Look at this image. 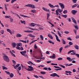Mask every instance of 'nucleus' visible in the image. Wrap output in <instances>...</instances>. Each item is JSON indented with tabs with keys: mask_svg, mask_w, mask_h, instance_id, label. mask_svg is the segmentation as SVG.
<instances>
[{
	"mask_svg": "<svg viewBox=\"0 0 79 79\" xmlns=\"http://www.w3.org/2000/svg\"><path fill=\"white\" fill-rule=\"evenodd\" d=\"M3 59L4 61H6V62H9L10 61L9 58L8 57V56L6 55L4 56Z\"/></svg>",
	"mask_w": 79,
	"mask_h": 79,
	"instance_id": "1",
	"label": "nucleus"
},
{
	"mask_svg": "<svg viewBox=\"0 0 79 79\" xmlns=\"http://www.w3.org/2000/svg\"><path fill=\"white\" fill-rule=\"evenodd\" d=\"M25 6H27V7H31V8H35L34 5H31V4L26 5Z\"/></svg>",
	"mask_w": 79,
	"mask_h": 79,
	"instance_id": "2",
	"label": "nucleus"
},
{
	"mask_svg": "<svg viewBox=\"0 0 79 79\" xmlns=\"http://www.w3.org/2000/svg\"><path fill=\"white\" fill-rule=\"evenodd\" d=\"M50 76L52 77H55V76H56L57 77H60V76L58 75L57 74V73H53L52 74H51L50 75Z\"/></svg>",
	"mask_w": 79,
	"mask_h": 79,
	"instance_id": "3",
	"label": "nucleus"
},
{
	"mask_svg": "<svg viewBox=\"0 0 79 79\" xmlns=\"http://www.w3.org/2000/svg\"><path fill=\"white\" fill-rule=\"evenodd\" d=\"M28 67L29 68L27 69V71H34V68L32 67H31V66H29Z\"/></svg>",
	"mask_w": 79,
	"mask_h": 79,
	"instance_id": "4",
	"label": "nucleus"
},
{
	"mask_svg": "<svg viewBox=\"0 0 79 79\" xmlns=\"http://www.w3.org/2000/svg\"><path fill=\"white\" fill-rule=\"evenodd\" d=\"M58 3L59 5V6H60V7L62 10H63V9H64V4L59 2Z\"/></svg>",
	"mask_w": 79,
	"mask_h": 79,
	"instance_id": "5",
	"label": "nucleus"
},
{
	"mask_svg": "<svg viewBox=\"0 0 79 79\" xmlns=\"http://www.w3.org/2000/svg\"><path fill=\"white\" fill-rule=\"evenodd\" d=\"M26 53V51H22L20 52V53L23 56H26L27 55L25 54V53Z\"/></svg>",
	"mask_w": 79,
	"mask_h": 79,
	"instance_id": "6",
	"label": "nucleus"
},
{
	"mask_svg": "<svg viewBox=\"0 0 79 79\" xmlns=\"http://www.w3.org/2000/svg\"><path fill=\"white\" fill-rule=\"evenodd\" d=\"M71 13L73 15H75L77 13V10H73L71 11Z\"/></svg>",
	"mask_w": 79,
	"mask_h": 79,
	"instance_id": "7",
	"label": "nucleus"
},
{
	"mask_svg": "<svg viewBox=\"0 0 79 79\" xmlns=\"http://www.w3.org/2000/svg\"><path fill=\"white\" fill-rule=\"evenodd\" d=\"M50 58H53V59H55V54H53L52 56H50Z\"/></svg>",
	"mask_w": 79,
	"mask_h": 79,
	"instance_id": "8",
	"label": "nucleus"
},
{
	"mask_svg": "<svg viewBox=\"0 0 79 79\" xmlns=\"http://www.w3.org/2000/svg\"><path fill=\"white\" fill-rule=\"evenodd\" d=\"M72 19L73 20V22L76 24H77V22H76V20L73 18H72Z\"/></svg>",
	"mask_w": 79,
	"mask_h": 79,
	"instance_id": "9",
	"label": "nucleus"
},
{
	"mask_svg": "<svg viewBox=\"0 0 79 79\" xmlns=\"http://www.w3.org/2000/svg\"><path fill=\"white\" fill-rule=\"evenodd\" d=\"M55 36L56 37V39L57 41L60 42V40H59V38H58V36H57V35H56Z\"/></svg>",
	"mask_w": 79,
	"mask_h": 79,
	"instance_id": "10",
	"label": "nucleus"
},
{
	"mask_svg": "<svg viewBox=\"0 0 79 79\" xmlns=\"http://www.w3.org/2000/svg\"><path fill=\"white\" fill-rule=\"evenodd\" d=\"M22 36V35L19 33L17 34L16 35V37H21Z\"/></svg>",
	"mask_w": 79,
	"mask_h": 79,
	"instance_id": "11",
	"label": "nucleus"
},
{
	"mask_svg": "<svg viewBox=\"0 0 79 79\" xmlns=\"http://www.w3.org/2000/svg\"><path fill=\"white\" fill-rule=\"evenodd\" d=\"M75 49L76 50H79V46L77 45H76L74 46Z\"/></svg>",
	"mask_w": 79,
	"mask_h": 79,
	"instance_id": "12",
	"label": "nucleus"
},
{
	"mask_svg": "<svg viewBox=\"0 0 79 79\" xmlns=\"http://www.w3.org/2000/svg\"><path fill=\"white\" fill-rule=\"evenodd\" d=\"M77 5H78V4H77V3H76L75 4L73 5L72 6V8H75V7H76V6H77Z\"/></svg>",
	"mask_w": 79,
	"mask_h": 79,
	"instance_id": "13",
	"label": "nucleus"
},
{
	"mask_svg": "<svg viewBox=\"0 0 79 79\" xmlns=\"http://www.w3.org/2000/svg\"><path fill=\"white\" fill-rule=\"evenodd\" d=\"M49 5L50 6V8H55V7H54V6L52 5L51 3H49Z\"/></svg>",
	"mask_w": 79,
	"mask_h": 79,
	"instance_id": "14",
	"label": "nucleus"
},
{
	"mask_svg": "<svg viewBox=\"0 0 79 79\" xmlns=\"http://www.w3.org/2000/svg\"><path fill=\"white\" fill-rule=\"evenodd\" d=\"M61 40L62 41V43L64 44V45H65L66 44V42H65V41L63 39H62Z\"/></svg>",
	"mask_w": 79,
	"mask_h": 79,
	"instance_id": "15",
	"label": "nucleus"
},
{
	"mask_svg": "<svg viewBox=\"0 0 79 79\" xmlns=\"http://www.w3.org/2000/svg\"><path fill=\"white\" fill-rule=\"evenodd\" d=\"M19 66H20V64H17L15 66V69H18V68H18V67H19Z\"/></svg>",
	"mask_w": 79,
	"mask_h": 79,
	"instance_id": "16",
	"label": "nucleus"
},
{
	"mask_svg": "<svg viewBox=\"0 0 79 79\" xmlns=\"http://www.w3.org/2000/svg\"><path fill=\"white\" fill-rule=\"evenodd\" d=\"M27 29H30V30H32V31H37V30L34 29L32 28L28 27Z\"/></svg>",
	"mask_w": 79,
	"mask_h": 79,
	"instance_id": "17",
	"label": "nucleus"
},
{
	"mask_svg": "<svg viewBox=\"0 0 79 79\" xmlns=\"http://www.w3.org/2000/svg\"><path fill=\"white\" fill-rule=\"evenodd\" d=\"M12 44L13 46V48H15V47H16V43H12Z\"/></svg>",
	"mask_w": 79,
	"mask_h": 79,
	"instance_id": "18",
	"label": "nucleus"
},
{
	"mask_svg": "<svg viewBox=\"0 0 79 79\" xmlns=\"http://www.w3.org/2000/svg\"><path fill=\"white\" fill-rule=\"evenodd\" d=\"M57 10H58V11H59V12H60V13H61V12H62L63 10V9L62 10H60V9H58Z\"/></svg>",
	"mask_w": 79,
	"mask_h": 79,
	"instance_id": "19",
	"label": "nucleus"
},
{
	"mask_svg": "<svg viewBox=\"0 0 79 79\" xmlns=\"http://www.w3.org/2000/svg\"><path fill=\"white\" fill-rule=\"evenodd\" d=\"M7 32H9L10 34H12V32H11V31L9 29H7Z\"/></svg>",
	"mask_w": 79,
	"mask_h": 79,
	"instance_id": "20",
	"label": "nucleus"
},
{
	"mask_svg": "<svg viewBox=\"0 0 79 79\" xmlns=\"http://www.w3.org/2000/svg\"><path fill=\"white\" fill-rule=\"evenodd\" d=\"M64 65H65L66 66H72V65H73V64H64Z\"/></svg>",
	"mask_w": 79,
	"mask_h": 79,
	"instance_id": "21",
	"label": "nucleus"
},
{
	"mask_svg": "<svg viewBox=\"0 0 79 79\" xmlns=\"http://www.w3.org/2000/svg\"><path fill=\"white\" fill-rule=\"evenodd\" d=\"M35 23H31V25H30V26L31 27H35Z\"/></svg>",
	"mask_w": 79,
	"mask_h": 79,
	"instance_id": "22",
	"label": "nucleus"
},
{
	"mask_svg": "<svg viewBox=\"0 0 79 79\" xmlns=\"http://www.w3.org/2000/svg\"><path fill=\"white\" fill-rule=\"evenodd\" d=\"M27 63H28V64H31H31H33V65H35V64L33 63L31 61H29V62H27Z\"/></svg>",
	"mask_w": 79,
	"mask_h": 79,
	"instance_id": "23",
	"label": "nucleus"
},
{
	"mask_svg": "<svg viewBox=\"0 0 79 79\" xmlns=\"http://www.w3.org/2000/svg\"><path fill=\"white\" fill-rule=\"evenodd\" d=\"M20 22L24 24H26V22L24 20H23H23H20Z\"/></svg>",
	"mask_w": 79,
	"mask_h": 79,
	"instance_id": "24",
	"label": "nucleus"
},
{
	"mask_svg": "<svg viewBox=\"0 0 79 79\" xmlns=\"http://www.w3.org/2000/svg\"><path fill=\"white\" fill-rule=\"evenodd\" d=\"M48 42L50 44H52V45H54V44H55V43H54V42H52V41H50V40H48Z\"/></svg>",
	"mask_w": 79,
	"mask_h": 79,
	"instance_id": "25",
	"label": "nucleus"
},
{
	"mask_svg": "<svg viewBox=\"0 0 79 79\" xmlns=\"http://www.w3.org/2000/svg\"><path fill=\"white\" fill-rule=\"evenodd\" d=\"M62 17H64V18H66L68 17V16L66 15H62Z\"/></svg>",
	"mask_w": 79,
	"mask_h": 79,
	"instance_id": "26",
	"label": "nucleus"
},
{
	"mask_svg": "<svg viewBox=\"0 0 79 79\" xmlns=\"http://www.w3.org/2000/svg\"><path fill=\"white\" fill-rule=\"evenodd\" d=\"M56 13H54L55 15H59V13H58V10H56Z\"/></svg>",
	"mask_w": 79,
	"mask_h": 79,
	"instance_id": "27",
	"label": "nucleus"
},
{
	"mask_svg": "<svg viewBox=\"0 0 79 79\" xmlns=\"http://www.w3.org/2000/svg\"><path fill=\"white\" fill-rule=\"evenodd\" d=\"M10 77H13V76H14V74H13V73H10Z\"/></svg>",
	"mask_w": 79,
	"mask_h": 79,
	"instance_id": "28",
	"label": "nucleus"
},
{
	"mask_svg": "<svg viewBox=\"0 0 79 79\" xmlns=\"http://www.w3.org/2000/svg\"><path fill=\"white\" fill-rule=\"evenodd\" d=\"M63 13L64 14H66V13H68V11L67 10H65L63 11Z\"/></svg>",
	"mask_w": 79,
	"mask_h": 79,
	"instance_id": "29",
	"label": "nucleus"
},
{
	"mask_svg": "<svg viewBox=\"0 0 79 79\" xmlns=\"http://www.w3.org/2000/svg\"><path fill=\"white\" fill-rule=\"evenodd\" d=\"M2 69L4 70V69H5V70H6V69H8V68L3 66L2 67Z\"/></svg>",
	"mask_w": 79,
	"mask_h": 79,
	"instance_id": "30",
	"label": "nucleus"
},
{
	"mask_svg": "<svg viewBox=\"0 0 79 79\" xmlns=\"http://www.w3.org/2000/svg\"><path fill=\"white\" fill-rule=\"evenodd\" d=\"M67 60H69V61H71V57H67Z\"/></svg>",
	"mask_w": 79,
	"mask_h": 79,
	"instance_id": "31",
	"label": "nucleus"
},
{
	"mask_svg": "<svg viewBox=\"0 0 79 79\" xmlns=\"http://www.w3.org/2000/svg\"><path fill=\"white\" fill-rule=\"evenodd\" d=\"M10 23H13V19H11V18H10Z\"/></svg>",
	"mask_w": 79,
	"mask_h": 79,
	"instance_id": "32",
	"label": "nucleus"
},
{
	"mask_svg": "<svg viewBox=\"0 0 79 79\" xmlns=\"http://www.w3.org/2000/svg\"><path fill=\"white\" fill-rule=\"evenodd\" d=\"M10 17H11V16H9V15H6L5 16V18H10Z\"/></svg>",
	"mask_w": 79,
	"mask_h": 79,
	"instance_id": "33",
	"label": "nucleus"
},
{
	"mask_svg": "<svg viewBox=\"0 0 79 79\" xmlns=\"http://www.w3.org/2000/svg\"><path fill=\"white\" fill-rule=\"evenodd\" d=\"M74 52V50H71L68 52V54H69L70 53H71V52Z\"/></svg>",
	"mask_w": 79,
	"mask_h": 79,
	"instance_id": "34",
	"label": "nucleus"
},
{
	"mask_svg": "<svg viewBox=\"0 0 79 79\" xmlns=\"http://www.w3.org/2000/svg\"><path fill=\"white\" fill-rule=\"evenodd\" d=\"M42 9L44 10V11H48V10H47V9L43 7Z\"/></svg>",
	"mask_w": 79,
	"mask_h": 79,
	"instance_id": "35",
	"label": "nucleus"
},
{
	"mask_svg": "<svg viewBox=\"0 0 79 79\" xmlns=\"http://www.w3.org/2000/svg\"><path fill=\"white\" fill-rule=\"evenodd\" d=\"M40 73L41 74H45L46 72H41Z\"/></svg>",
	"mask_w": 79,
	"mask_h": 79,
	"instance_id": "36",
	"label": "nucleus"
},
{
	"mask_svg": "<svg viewBox=\"0 0 79 79\" xmlns=\"http://www.w3.org/2000/svg\"><path fill=\"white\" fill-rule=\"evenodd\" d=\"M73 31H74V32L75 33V34H76V35H77V31H76V30L75 29H73Z\"/></svg>",
	"mask_w": 79,
	"mask_h": 79,
	"instance_id": "37",
	"label": "nucleus"
},
{
	"mask_svg": "<svg viewBox=\"0 0 79 79\" xmlns=\"http://www.w3.org/2000/svg\"><path fill=\"white\" fill-rule=\"evenodd\" d=\"M59 66H60L62 68H65V66L64 65H63L61 64H59Z\"/></svg>",
	"mask_w": 79,
	"mask_h": 79,
	"instance_id": "38",
	"label": "nucleus"
},
{
	"mask_svg": "<svg viewBox=\"0 0 79 79\" xmlns=\"http://www.w3.org/2000/svg\"><path fill=\"white\" fill-rule=\"evenodd\" d=\"M63 48L62 47H61L60 49H59V51L60 53H61V51H62V50H63Z\"/></svg>",
	"mask_w": 79,
	"mask_h": 79,
	"instance_id": "39",
	"label": "nucleus"
},
{
	"mask_svg": "<svg viewBox=\"0 0 79 79\" xmlns=\"http://www.w3.org/2000/svg\"><path fill=\"white\" fill-rule=\"evenodd\" d=\"M40 37L41 38V39L42 40H44V37H43V36L42 35H40Z\"/></svg>",
	"mask_w": 79,
	"mask_h": 79,
	"instance_id": "40",
	"label": "nucleus"
},
{
	"mask_svg": "<svg viewBox=\"0 0 79 79\" xmlns=\"http://www.w3.org/2000/svg\"><path fill=\"white\" fill-rule=\"evenodd\" d=\"M16 48L17 49H18V50H21V48L18 46H17V47H16Z\"/></svg>",
	"mask_w": 79,
	"mask_h": 79,
	"instance_id": "41",
	"label": "nucleus"
},
{
	"mask_svg": "<svg viewBox=\"0 0 79 79\" xmlns=\"http://www.w3.org/2000/svg\"><path fill=\"white\" fill-rule=\"evenodd\" d=\"M74 27L75 28V29H77V30H78L79 28H78V27H77V25H76V26L74 25Z\"/></svg>",
	"mask_w": 79,
	"mask_h": 79,
	"instance_id": "42",
	"label": "nucleus"
},
{
	"mask_svg": "<svg viewBox=\"0 0 79 79\" xmlns=\"http://www.w3.org/2000/svg\"><path fill=\"white\" fill-rule=\"evenodd\" d=\"M72 1L73 3H76L77 2V0H73Z\"/></svg>",
	"mask_w": 79,
	"mask_h": 79,
	"instance_id": "43",
	"label": "nucleus"
},
{
	"mask_svg": "<svg viewBox=\"0 0 79 79\" xmlns=\"http://www.w3.org/2000/svg\"><path fill=\"white\" fill-rule=\"evenodd\" d=\"M18 69L19 71H20L21 69V66H19V67L17 68Z\"/></svg>",
	"mask_w": 79,
	"mask_h": 79,
	"instance_id": "44",
	"label": "nucleus"
},
{
	"mask_svg": "<svg viewBox=\"0 0 79 79\" xmlns=\"http://www.w3.org/2000/svg\"><path fill=\"white\" fill-rule=\"evenodd\" d=\"M31 12H32V13H36V11L35 10H31Z\"/></svg>",
	"mask_w": 79,
	"mask_h": 79,
	"instance_id": "45",
	"label": "nucleus"
},
{
	"mask_svg": "<svg viewBox=\"0 0 79 79\" xmlns=\"http://www.w3.org/2000/svg\"><path fill=\"white\" fill-rule=\"evenodd\" d=\"M1 33L2 34H3L4 33V31L3 30H2L1 31Z\"/></svg>",
	"mask_w": 79,
	"mask_h": 79,
	"instance_id": "46",
	"label": "nucleus"
},
{
	"mask_svg": "<svg viewBox=\"0 0 79 79\" xmlns=\"http://www.w3.org/2000/svg\"><path fill=\"white\" fill-rule=\"evenodd\" d=\"M16 0H11V3H13V2H15V1H16Z\"/></svg>",
	"mask_w": 79,
	"mask_h": 79,
	"instance_id": "47",
	"label": "nucleus"
},
{
	"mask_svg": "<svg viewBox=\"0 0 79 79\" xmlns=\"http://www.w3.org/2000/svg\"><path fill=\"white\" fill-rule=\"evenodd\" d=\"M69 45H73V43L71 42H69Z\"/></svg>",
	"mask_w": 79,
	"mask_h": 79,
	"instance_id": "48",
	"label": "nucleus"
},
{
	"mask_svg": "<svg viewBox=\"0 0 79 79\" xmlns=\"http://www.w3.org/2000/svg\"><path fill=\"white\" fill-rule=\"evenodd\" d=\"M66 73H71L72 72L71 71H66L65 72Z\"/></svg>",
	"mask_w": 79,
	"mask_h": 79,
	"instance_id": "49",
	"label": "nucleus"
},
{
	"mask_svg": "<svg viewBox=\"0 0 79 79\" xmlns=\"http://www.w3.org/2000/svg\"><path fill=\"white\" fill-rule=\"evenodd\" d=\"M5 72L6 74H10V72H7V71H6Z\"/></svg>",
	"mask_w": 79,
	"mask_h": 79,
	"instance_id": "50",
	"label": "nucleus"
},
{
	"mask_svg": "<svg viewBox=\"0 0 79 79\" xmlns=\"http://www.w3.org/2000/svg\"><path fill=\"white\" fill-rule=\"evenodd\" d=\"M35 49H37V46L36 45V44H35L34 46Z\"/></svg>",
	"mask_w": 79,
	"mask_h": 79,
	"instance_id": "51",
	"label": "nucleus"
},
{
	"mask_svg": "<svg viewBox=\"0 0 79 79\" xmlns=\"http://www.w3.org/2000/svg\"><path fill=\"white\" fill-rule=\"evenodd\" d=\"M70 46V45H67L66 46H65V47H64V48H68V47H69Z\"/></svg>",
	"mask_w": 79,
	"mask_h": 79,
	"instance_id": "52",
	"label": "nucleus"
},
{
	"mask_svg": "<svg viewBox=\"0 0 79 79\" xmlns=\"http://www.w3.org/2000/svg\"><path fill=\"white\" fill-rule=\"evenodd\" d=\"M64 33H65V34H69V31H65Z\"/></svg>",
	"mask_w": 79,
	"mask_h": 79,
	"instance_id": "53",
	"label": "nucleus"
},
{
	"mask_svg": "<svg viewBox=\"0 0 79 79\" xmlns=\"http://www.w3.org/2000/svg\"><path fill=\"white\" fill-rule=\"evenodd\" d=\"M47 16L48 17V18H49V16H50V14L49 13H47Z\"/></svg>",
	"mask_w": 79,
	"mask_h": 79,
	"instance_id": "54",
	"label": "nucleus"
},
{
	"mask_svg": "<svg viewBox=\"0 0 79 79\" xmlns=\"http://www.w3.org/2000/svg\"><path fill=\"white\" fill-rule=\"evenodd\" d=\"M63 60V59L61 57H59L58 59V60Z\"/></svg>",
	"mask_w": 79,
	"mask_h": 79,
	"instance_id": "55",
	"label": "nucleus"
},
{
	"mask_svg": "<svg viewBox=\"0 0 79 79\" xmlns=\"http://www.w3.org/2000/svg\"><path fill=\"white\" fill-rule=\"evenodd\" d=\"M76 53L75 52H73L72 53H71L70 55H76Z\"/></svg>",
	"mask_w": 79,
	"mask_h": 79,
	"instance_id": "56",
	"label": "nucleus"
},
{
	"mask_svg": "<svg viewBox=\"0 0 79 79\" xmlns=\"http://www.w3.org/2000/svg\"><path fill=\"white\" fill-rule=\"evenodd\" d=\"M34 77H36V78H39V76H37V75H34Z\"/></svg>",
	"mask_w": 79,
	"mask_h": 79,
	"instance_id": "57",
	"label": "nucleus"
},
{
	"mask_svg": "<svg viewBox=\"0 0 79 79\" xmlns=\"http://www.w3.org/2000/svg\"><path fill=\"white\" fill-rule=\"evenodd\" d=\"M12 62L13 63V64H16V62L15 60H12Z\"/></svg>",
	"mask_w": 79,
	"mask_h": 79,
	"instance_id": "58",
	"label": "nucleus"
},
{
	"mask_svg": "<svg viewBox=\"0 0 79 79\" xmlns=\"http://www.w3.org/2000/svg\"><path fill=\"white\" fill-rule=\"evenodd\" d=\"M48 23H49V24H51V25H52V26H53V27H54V25H53V24H52V23H51L50 22H49Z\"/></svg>",
	"mask_w": 79,
	"mask_h": 79,
	"instance_id": "59",
	"label": "nucleus"
},
{
	"mask_svg": "<svg viewBox=\"0 0 79 79\" xmlns=\"http://www.w3.org/2000/svg\"><path fill=\"white\" fill-rule=\"evenodd\" d=\"M75 55H76V56H77L78 58H79V54H76Z\"/></svg>",
	"mask_w": 79,
	"mask_h": 79,
	"instance_id": "60",
	"label": "nucleus"
},
{
	"mask_svg": "<svg viewBox=\"0 0 79 79\" xmlns=\"http://www.w3.org/2000/svg\"><path fill=\"white\" fill-rule=\"evenodd\" d=\"M75 38L76 39H78L79 38V35H77Z\"/></svg>",
	"mask_w": 79,
	"mask_h": 79,
	"instance_id": "61",
	"label": "nucleus"
},
{
	"mask_svg": "<svg viewBox=\"0 0 79 79\" xmlns=\"http://www.w3.org/2000/svg\"><path fill=\"white\" fill-rule=\"evenodd\" d=\"M67 40H72L71 39L70 37L67 38Z\"/></svg>",
	"mask_w": 79,
	"mask_h": 79,
	"instance_id": "62",
	"label": "nucleus"
},
{
	"mask_svg": "<svg viewBox=\"0 0 79 79\" xmlns=\"http://www.w3.org/2000/svg\"><path fill=\"white\" fill-rule=\"evenodd\" d=\"M49 38H50V39H53V37H52V35H50Z\"/></svg>",
	"mask_w": 79,
	"mask_h": 79,
	"instance_id": "63",
	"label": "nucleus"
},
{
	"mask_svg": "<svg viewBox=\"0 0 79 79\" xmlns=\"http://www.w3.org/2000/svg\"><path fill=\"white\" fill-rule=\"evenodd\" d=\"M38 51L40 53H41V50L39 49L38 50Z\"/></svg>",
	"mask_w": 79,
	"mask_h": 79,
	"instance_id": "64",
	"label": "nucleus"
}]
</instances>
